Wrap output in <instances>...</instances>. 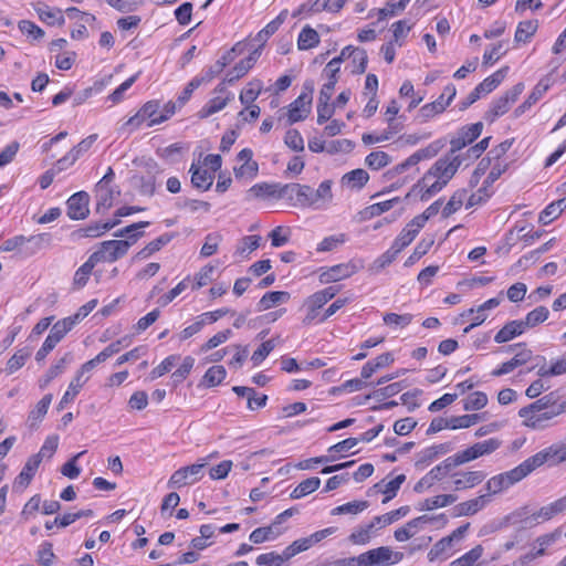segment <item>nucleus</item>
<instances>
[{
    "label": "nucleus",
    "mask_w": 566,
    "mask_h": 566,
    "mask_svg": "<svg viewBox=\"0 0 566 566\" xmlns=\"http://www.w3.org/2000/svg\"><path fill=\"white\" fill-rule=\"evenodd\" d=\"M319 42V35L316 30L305 27L297 40V46L300 50H308L316 46Z\"/></svg>",
    "instance_id": "nucleus-54"
},
{
    "label": "nucleus",
    "mask_w": 566,
    "mask_h": 566,
    "mask_svg": "<svg viewBox=\"0 0 566 566\" xmlns=\"http://www.w3.org/2000/svg\"><path fill=\"white\" fill-rule=\"evenodd\" d=\"M262 82L260 80L250 81L240 92L239 99L242 105L254 104L262 91Z\"/></svg>",
    "instance_id": "nucleus-44"
},
{
    "label": "nucleus",
    "mask_w": 566,
    "mask_h": 566,
    "mask_svg": "<svg viewBox=\"0 0 566 566\" xmlns=\"http://www.w3.org/2000/svg\"><path fill=\"white\" fill-rule=\"evenodd\" d=\"M469 528V524L463 525L454 530L450 535L439 539L428 552V560L433 563L437 560H446L448 554L460 544Z\"/></svg>",
    "instance_id": "nucleus-9"
},
{
    "label": "nucleus",
    "mask_w": 566,
    "mask_h": 566,
    "mask_svg": "<svg viewBox=\"0 0 566 566\" xmlns=\"http://www.w3.org/2000/svg\"><path fill=\"white\" fill-rule=\"evenodd\" d=\"M259 171L258 163L253 160V153L251 149H242L235 159L233 172L235 179L242 182H249L256 177Z\"/></svg>",
    "instance_id": "nucleus-15"
},
{
    "label": "nucleus",
    "mask_w": 566,
    "mask_h": 566,
    "mask_svg": "<svg viewBox=\"0 0 566 566\" xmlns=\"http://www.w3.org/2000/svg\"><path fill=\"white\" fill-rule=\"evenodd\" d=\"M260 53L258 50L251 52L245 59L241 60L231 71L226 75L224 83H233L244 76L249 70L255 64Z\"/></svg>",
    "instance_id": "nucleus-29"
},
{
    "label": "nucleus",
    "mask_w": 566,
    "mask_h": 566,
    "mask_svg": "<svg viewBox=\"0 0 566 566\" xmlns=\"http://www.w3.org/2000/svg\"><path fill=\"white\" fill-rule=\"evenodd\" d=\"M384 323L392 329H401L408 326L412 321L411 314L387 313L384 315Z\"/></svg>",
    "instance_id": "nucleus-62"
},
{
    "label": "nucleus",
    "mask_w": 566,
    "mask_h": 566,
    "mask_svg": "<svg viewBox=\"0 0 566 566\" xmlns=\"http://www.w3.org/2000/svg\"><path fill=\"white\" fill-rule=\"evenodd\" d=\"M429 518L427 516H420L409 521L403 526L397 528L395 531V538L398 542H406L412 538L423 526V524L428 523Z\"/></svg>",
    "instance_id": "nucleus-31"
},
{
    "label": "nucleus",
    "mask_w": 566,
    "mask_h": 566,
    "mask_svg": "<svg viewBox=\"0 0 566 566\" xmlns=\"http://www.w3.org/2000/svg\"><path fill=\"white\" fill-rule=\"evenodd\" d=\"M205 464H191L172 473L169 479L171 488H182L199 481L203 476Z\"/></svg>",
    "instance_id": "nucleus-18"
},
{
    "label": "nucleus",
    "mask_w": 566,
    "mask_h": 566,
    "mask_svg": "<svg viewBox=\"0 0 566 566\" xmlns=\"http://www.w3.org/2000/svg\"><path fill=\"white\" fill-rule=\"evenodd\" d=\"M369 506L367 501L361 500H355L352 502H347L345 504H342L339 506L334 507L331 511L332 516H339V515H358L359 513L367 510Z\"/></svg>",
    "instance_id": "nucleus-41"
},
{
    "label": "nucleus",
    "mask_w": 566,
    "mask_h": 566,
    "mask_svg": "<svg viewBox=\"0 0 566 566\" xmlns=\"http://www.w3.org/2000/svg\"><path fill=\"white\" fill-rule=\"evenodd\" d=\"M191 182L192 185L201 190H208L214 179V176L206 168L197 165L190 167Z\"/></svg>",
    "instance_id": "nucleus-33"
},
{
    "label": "nucleus",
    "mask_w": 566,
    "mask_h": 566,
    "mask_svg": "<svg viewBox=\"0 0 566 566\" xmlns=\"http://www.w3.org/2000/svg\"><path fill=\"white\" fill-rule=\"evenodd\" d=\"M40 464L38 461V458H29L25 462L23 469L19 473V475L15 478L13 482V490L17 492L24 491L29 484L31 483L33 476L35 475Z\"/></svg>",
    "instance_id": "nucleus-28"
},
{
    "label": "nucleus",
    "mask_w": 566,
    "mask_h": 566,
    "mask_svg": "<svg viewBox=\"0 0 566 566\" xmlns=\"http://www.w3.org/2000/svg\"><path fill=\"white\" fill-rule=\"evenodd\" d=\"M524 331L525 327L521 321H512L496 333L494 340L499 344L506 343L524 333Z\"/></svg>",
    "instance_id": "nucleus-37"
},
{
    "label": "nucleus",
    "mask_w": 566,
    "mask_h": 566,
    "mask_svg": "<svg viewBox=\"0 0 566 566\" xmlns=\"http://www.w3.org/2000/svg\"><path fill=\"white\" fill-rule=\"evenodd\" d=\"M483 548L478 545L460 558L451 562L448 566H474L482 557Z\"/></svg>",
    "instance_id": "nucleus-64"
},
{
    "label": "nucleus",
    "mask_w": 566,
    "mask_h": 566,
    "mask_svg": "<svg viewBox=\"0 0 566 566\" xmlns=\"http://www.w3.org/2000/svg\"><path fill=\"white\" fill-rule=\"evenodd\" d=\"M18 28L22 34L32 41H39L45 35V32L40 27L29 20H21L18 23Z\"/></svg>",
    "instance_id": "nucleus-63"
},
{
    "label": "nucleus",
    "mask_w": 566,
    "mask_h": 566,
    "mask_svg": "<svg viewBox=\"0 0 566 566\" xmlns=\"http://www.w3.org/2000/svg\"><path fill=\"white\" fill-rule=\"evenodd\" d=\"M391 161V156L386 151L374 150L365 157L364 164L370 170L377 171L387 167Z\"/></svg>",
    "instance_id": "nucleus-40"
},
{
    "label": "nucleus",
    "mask_w": 566,
    "mask_h": 566,
    "mask_svg": "<svg viewBox=\"0 0 566 566\" xmlns=\"http://www.w3.org/2000/svg\"><path fill=\"white\" fill-rule=\"evenodd\" d=\"M458 497L454 494H440L429 499H426L422 503L424 510H434L447 507L453 504Z\"/></svg>",
    "instance_id": "nucleus-58"
},
{
    "label": "nucleus",
    "mask_w": 566,
    "mask_h": 566,
    "mask_svg": "<svg viewBox=\"0 0 566 566\" xmlns=\"http://www.w3.org/2000/svg\"><path fill=\"white\" fill-rule=\"evenodd\" d=\"M559 534L558 532L545 534L541 537H538L532 545V548L530 552H533L536 558L545 555L546 549L548 546L554 544L556 539L558 538Z\"/></svg>",
    "instance_id": "nucleus-56"
},
{
    "label": "nucleus",
    "mask_w": 566,
    "mask_h": 566,
    "mask_svg": "<svg viewBox=\"0 0 566 566\" xmlns=\"http://www.w3.org/2000/svg\"><path fill=\"white\" fill-rule=\"evenodd\" d=\"M440 201L430 205L422 213L416 216L407 226L401 230L399 235L395 239L391 247L400 253L407 248L418 235L420 230L426 226L429 219L437 216L440 211Z\"/></svg>",
    "instance_id": "nucleus-4"
},
{
    "label": "nucleus",
    "mask_w": 566,
    "mask_h": 566,
    "mask_svg": "<svg viewBox=\"0 0 566 566\" xmlns=\"http://www.w3.org/2000/svg\"><path fill=\"white\" fill-rule=\"evenodd\" d=\"M71 360V355L66 354L62 357L55 365L51 366L48 371L39 379L40 388H45L49 384L55 379L57 376L63 374L66 368V365Z\"/></svg>",
    "instance_id": "nucleus-42"
},
{
    "label": "nucleus",
    "mask_w": 566,
    "mask_h": 566,
    "mask_svg": "<svg viewBox=\"0 0 566 566\" xmlns=\"http://www.w3.org/2000/svg\"><path fill=\"white\" fill-rule=\"evenodd\" d=\"M233 99V93L222 82L214 88L211 98L197 113V117L200 119L209 118L223 111Z\"/></svg>",
    "instance_id": "nucleus-11"
},
{
    "label": "nucleus",
    "mask_w": 566,
    "mask_h": 566,
    "mask_svg": "<svg viewBox=\"0 0 566 566\" xmlns=\"http://www.w3.org/2000/svg\"><path fill=\"white\" fill-rule=\"evenodd\" d=\"M475 459H478L476 450H474L473 446H471L470 448H467L465 450H462V451L455 453L454 455L448 458L444 461V467L447 469H449V468H453V467H458V465L468 463Z\"/></svg>",
    "instance_id": "nucleus-51"
},
{
    "label": "nucleus",
    "mask_w": 566,
    "mask_h": 566,
    "mask_svg": "<svg viewBox=\"0 0 566 566\" xmlns=\"http://www.w3.org/2000/svg\"><path fill=\"white\" fill-rule=\"evenodd\" d=\"M336 295V290L334 287H326L324 290L317 291L306 297L303 302V310L305 311V315L303 318V324L305 326L311 325L314 321L319 317V311L323 306L329 302Z\"/></svg>",
    "instance_id": "nucleus-10"
},
{
    "label": "nucleus",
    "mask_w": 566,
    "mask_h": 566,
    "mask_svg": "<svg viewBox=\"0 0 566 566\" xmlns=\"http://www.w3.org/2000/svg\"><path fill=\"white\" fill-rule=\"evenodd\" d=\"M291 294L286 291L268 292L260 298L256 307L259 312H265L289 302Z\"/></svg>",
    "instance_id": "nucleus-30"
},
{
    "label": "nucleus",
    "mask_w": 566,
    "mask_h": 566,
    "mask_svg": "<svg viewBox=\"0 0 566 566\" xmlns=\"http://www.w3.org/2000/svg\"><path fill=\"white\" fill-rule=\"evenodd\" d=\"M537 28H538V22L536 20H527V21L520 22L516 28V31H515V36H514L515 43L525 44V43L530 42L531 39L536 33Z\"/></svg>",
    "instance_id": "nucleus-38"
},
{
    "label": "nucleus",
    "mask_w": 566,
    "mask_h": 566,
    "mask_svg": "<svg viewBox=\"0 0 566 566\" xmlns=\"http://www.w3.org/2000/svg\"><path fill=\"white\" fill-rule=\"evenodd\" d=\"M566 209V197L549 203L538 216V222L546 226L557 219Z\"/></svg>",
    "instance_id": "nucleus-34"
},
{
    "label": "nucleus",
    "mask_w": 566,
    "mask_h": 566,
    "mask_svg": "<svg viewBox=\"0 0 566 566\" xmlns=\"http://www.w3.org/2000/svg\"><path fill=\"white\" fill-rule=\"evenodd\" d=\"M346 0H315L311 4L303 6L302 10H306L311 13H317L324 10L337 12L339 11Z\"/></svg>",
    "instance_id": "nucleus-43"
},
{
    "label": "nucleus",
    "mask_w": 566,
    "mask_h": 566,
    "mask_svg": "<svg viewBox=\"0 0 566 566\" xmlns=\"http://www.w3.org/2000/svg\"><path fill=\"white\" fill-rule=\"evenodd\" d=\"M447 109L443 96H439L434 102L423 105L418 112V118L421 122H427Z\"/></svg>",
    "instance_id": "nucleus-39"
},
{
    "label": "nucleus",
    "mask_w": 566,
    "mask_h": 566,
    "mask_svg": "<svg viewBox=\"0 0 566 566\" xmlns=\"http://www.w3.org/2000/svg\"><path fill=\"white\" fill-rule=\"evenodd\" d=\"M33 9L41 22L48 25L62 27L65 22L63 11L59 8H51L45 3L38 2Z\"/></svg>",
    "instance_id": "nucleus-23"
},
{
    "label": "nucleus",
    "mask_w": 566,
    "mask_h": 566,
    "mask_svg": "<svg viewBox=\"0 0 566 566\" xmlns=\"http://www.w3.org/2000/svg\"><path fill=\"white\" fill-rule=\"evenodd\" d=\"M409 512L408 507H400L389 513L375 516L366 524L357 526L349 535L348 539L354 545L368 544L377 534V532L399 518L406 516Z\"/></svg>",
    "instance_id": "nucleus-3"
},
{
    "label": "nucleus",
    "mask_w": 566,
    "mask_h": 566,
    "mask_svg": "<svg viewBox=\"0 0 566 566\" xmlns=\"http://www.w3.org/2000/svg\"><path fill=\"white\" fill-rule=\"evenodd\" d=\"M227 377V370L221 365L209 367L200 379L199 386L203 388H213L223 382Z\"/></svg>",
    "instance_id": "nucleus-32"
},
{
    "label": "nucleus",
    "mask_w": 566,
    "mask_h": 566,
    "mask_svg": "<svg viewBox=\"0 0 566 566\" xmlns=\"http://www.w3.org/2000/svg\"><path fill=\"white\" fill-rule=\"evenodd\" d=\"M355 273V266L352 264H337L319 272V282L323 284L337 282Z\"/></svg>",
    "instance_id": "nucleus-27"
},
{
    "label": "nucleus",
    "mask_w": 566,
    "mask_h": 566,
    "mask_svg": "<svg viewBox=\"0 0 566 566\" xmlns=\"http://www.w3.org/2000/svg\"><path fill=\"white\" fill-rule=\"evenodd\" d=\"M148 222H139L127 227L120 231V235L125 237L124 240H111L105 241L101 244V248L92 254L93 260L98 262H114L117 259L124 256L129 247L136 242L140 234H137L138 229L145 228Z\"/></svg>",
    "instance_id": "nucleus-2"
},
{
    "label": "nucleus",
    "mask_w": 566,
    "mask_h": 566,
    "mask_svg": "<svg viewBox=\"0 0 566 566\" xmlns=\"http://www.w3.org/2000/svg\"><path fill=\"white\" fill-rule=\"evenodd\" d=\"M297 201L302 206L323 207L333 200L332 181H323L317 189L305 185H295L293 187Z\"/></svg>",
    "instance_id": "nucleus-6"
},
{
    "label": "nucleus",
    "mask_w": 566,
    "mask_h": 566,
    "mask_svg": "<svg viewBox=\"0 0 566 566\" xmlns=\"http://www.w3.org/2000/svg\"><path fill=\"white\" fill-rule=\"evenodd\" d=\"M505 166L502 165L499 160L494 163L491 167V159L483 158L479 163L478 167L473 171V175L470 180V185L472 187L476 186L480 182L482 176L486 175L483 184L491 187L495 180L500 178V176L505 171Z\"/></svg>",
    "instance_id": "nucleus-16"
},
{
    "label": "nucleus",
    "mask_w": 566,
    "mask_h": 566,
    "mask_svg": "<svg viewBox=\"0 0 566 566\" xmlns=\"http://www.w3.org/2000/svg\"><path fill=\"white\" fill-rule=\"evenodd\" d=\"M482 132V125L481 124H473L471 125L465 132H463V138H457L452 140V150L453 154L465 146L467 143H472L475 138L480 136Z\"/></svg>",
    "instance_id": "nucleus-53"
},
{
    "label": "nucleus",
    "mask_w": 566,
    "mask_h": 566,
    "mask_svg": "<svg viewBox=\"0 0 566 566\" xmlns=\"http://www.w3.org/2000/svg\"><path fill=\"white\" fill-rule=\"evenodd\" d=\"M481 417L475 413L453 416L449 418V423H447L446 426H449V429L451 430L465 429L478 423Z\"/></svg>",
    "instance_id": "nucleus-57"
},
{
    "label": "nucleus",
    "mask_w": 566,
    "mask_h": 566,
    "mask_svg": "<svg viewBox=\"0 0 566 566\" xmlns=\"http://www.w3.org/2000/svg\"><path fill=\"white\" fill-rule=\"evenodd\" d=\"M566 462V443L556 442L536 454L526 459L523 463L527 469L528 473L533 472L535 469L548 464V465H558L560 463Z\"/></svg>",
    "instance_id": "nucleus-8"
},
{
    "label": "nucleus",
    "mask_w": 566,
    "mask_h": 566,
    "mask_svg": "<svg viewBox=\"0 0 566 566\" xmlns=\"http://www.w3.org/2000/svg\"><path fill=\"white\" fill-rule=\"evenodd\" d=\"M398 254L399 253L395 251L392 247H390L386 252H384L376 260H374V262L369 266V270L373 273L381 272L396 260Z\"/></svg>",
    "instance_id": "nucleus-59"
},
{
    "label": "nucleus",
    "mask_w": 566,
    "mask_h": 566,
    "mask_svg": "<svg viewBox=\"0 0 566 566\" xmlns=\"http://www.w3.org/2000/svg\"><path fill=\"white\" fill-rule=\"evenodd\" d=\"M113 171L109 170L96 185V210L99 213H105L111 209L119 196V191L112 185Z\"/></svg>",
    "instance_id": "nucleus-13"
},
{
    "label": "nucleus",
    "mask_w": 566,
    "mask_h": 566,
    "mask_svg": "<svg viewBox=\"0 0 566 566\" xmlns=\"http://www.w3.org/2000/svg\"><path fill=\"white\" fill-rule=\"evenodd\" d=\"M247 42H238L229 50L219 61H217V71H222L227 65L232 63L238 56L249 51Z\"/></svg>",
    "instance_id": "nucleus-48"
},
{
    "label": "nucleus",
    "mask_w": 566,
    "mask_h": 566,
    "mask_svg": "<svg viewBox=\"0 0 566 566\" xmlns=\"http://www.w3.org/2000/svg\"><path fill=\"white\" fill-rule=\"evenodd\" d=\"M365 566H391L400 563L403 554L388 546H380L363 553Z\"/></svg>",
    "instance_id": "nucleus-14"
},
{
    "label": "nucleus",
    "mask_w": 566,
    "mask_h": 566,
    "mask_svg": "<svg viewBox=\"0 0 566 566\" xmlns=\"http://www.w3.org/2000/svg\"><path fill=\"white\" fill-rule=\"evenodd\" d=\"M549 316V311L545 306H538L531 311L525 319L521 321L526 328H532L537 326L538 324L544 323Z\"/></svg>",
    "instance_id": "nucleus-55"
},
{
    "label": "nucleus",
    "mask_w": 566,
    "mask_h": 566,
    "mask_svg": "<svg viewBox=\"0 0 566 566\" xmlns=\"http://www.w3.org/2000/svg\"><path fill=\"white\" fill-rule=\"evenodd\" d=\"M461 161L459 156L451 151L438 159L407 192L406 199L417 197L421 201L429 200L440 192L455 175Z\"/></svg>",
    "instance_id": "nucleus-1"
},
{
    "label": "nucleus",
    "mask_w": 566,
    "mask_h": 566,
    "mask_svg": "<svg viewBox=\"0 0 566 566\" xmlns=\"http://www.w3.org/2000/svg\"><path fill=\"white\" fill-rule=\"evenodd\" d=\"M313 87L305 86L298 97L289 106L279 112V119L286 118L287 124H294L304 120L312 111Z\"/></svg>",
    "instance_id": "nucleus-7"
},
{
    "label": "nucleus",
    "mask_w": 566,
    "mask_h": 566,
    "mask_svg": "<svg viewBox=\"0 0 566 566\" xmlns=\"http://www.w3.org/2000/svg\"><path fill=\"white\" fill-rule=\"evenodd\" d=\"M283 552L282 554L270 552L259 555L255 563L259 566H290Z\"/></svg>",
    "instance_id": "nucleus-60"
},
{
    "label": "nucleus",
    "mask_w": 566,
    "mask_h": 566,
    "mask_svg": "<svg viewBox=\"0 0 566 566\" xmlns=\"http://www.w3.org/2000/svg\"><path fill=\"white\" fill-rule=\"evenodd\" d=\"M217 272V265L209 263L202 266L193 276V290H199L209 283H211L214 279V274Z\"/></svg>",
    "instance_id": "nucleus-45"
},
{
    "label": "nucleus",
    "mask_w": 566,
    "mask_h": 566,
    "mask_svg": "<svg viewBox=\"0 0 566 566\" xmlns=\"http://www.w3.org/2000/svg\"><path fill=\"white\" fill-rule=\"evenodd\" d=\"M93 368H91V365L87 363H84L80 369L75 373L73 378L71 379L66 391L61 398L60 407L63 408L65 405H69L72 402L75 397L81 392L82 388L85 386V384L90 379V374L92 373Z\"/></svg>",
    "instance_id": "nucleus-17"
},
{
    "label": "nucleus",
    "mask_w": 566,
    "mask_h": 566,
    "mask_svg": "<svg viewBox=\"0 0 566 566\" xmlns=\"http://www.w3.org/2000/svg\"><path fill=\"white\" fill-rule=\"evenodd\" d=\"M439 148L436 145H430L427 148H422L410 155L408 158H406L400 164L396 165L391 172L394 175H401L406 172L411 167L417 166L420 161L424 159H429L438 154Z\"/></svg>",
    "instance_id": "nucleus-21"
},
{
    "label": "nucleus",
    "mask_w": 566,
    "mask_h": 566,
    "mask_svg": "<svg viewBox=\"0 0 566 566\" xmlns=\"http://www.w3.org/2000/svg\"><path fill=\"white\" fill-rule=\"evenodd\" d=\"M507 72V67L501 69L496 71L491 76L486 77L481 84L476 86L478 93L489 94L493 90H495L502 81L505 78Z\"/></svg>",
    "instance_id": "nucleus-47"
},
{
    "label": "nucleus",
    "mask_w": 566,
    "mask_h": 566,
    "mask_svg": "<svg viewBox=\"0 0 566 566\" xmlns=\"http://www.w3.org/2000/svg\"><path fill=\"white\" fill-rule=\"evenodd\" d=\"M321 485L318 478H308L302 481L291 493V497L294 500L302 499L308 494L315 492Z\"/></svg>",
    "instance_id": "nucleus-50"
},
{
    "label": "nucleus",
    "mask_w": 566,
    "mask_h": 566,
    "mask_svg": "<svg viewBox=\"0 0 566 566\" xmlns=\"http://www.w3.org/2000/svg\"><path fill=\"white\" fill-rule=\"evenodd\" d=\"M528 474L530 473L525 468L524 463H521L518 467L514 468L511 471L489 479L485 483V491L486 493H490V496L492 494H497L509 489L511 485L517 483Z\"/></svg>",
    "instance_id": "nucleus-12"
},
{
    "label": "nucleus",
    "mask_w": 566,
    "mask_h": 566,
    "mask_svg": "<svg viewBox=\"0 0 566 566\" xmlns=\"http://www.w3.org/2000/svg\"><path fill=\"white\" fill-rule=\"evenodd\" d=\"M566 373V358H558L549 364H544L538 368L537 374L541 377L559 376Z\"/></svg>",
    "instance_id": "nucleus-61"
},
{
    "label": "nucleus",
    "mask_w": 566,
    "mask_h": 566,
    "mask_svg": "<svg viewBox=\"0 0 566 566\" xmlns=\"http://www.w3.org/2000/svg\"><path fill=\"white\" fill-rule=\"evenodd\" d=\"M67 214L71 219L81 220L88 214V195L77 192L67 200Z\"/></svg>",
    "instance_id": "nucleus-25"
},
{
    "label": "nucleus",
    "mask_w": 566,
    "mask_h": 566,
    "mask_svg": "<svg viewBox=\"0 0 566 566\" xmlns=\"http://www.w3.org/2000/svg\"><path fill=\"white\" fill-rule=\"evenodd\" d=\"M159 115V102L149 101L143 105V107L127 120L129 126H139L145 120H149L148 126H154L153 119Z\"/></svg>",
    "instance_id": "nucleus-26"
},
{
    "label": "nucleus",
    "mask_w": 566,
    "mask_h": 566,
    "mask_svg": "<svg viewBox=\"0 0 566 566\" xmlns=\"http://www.w3.org/2000/svg\"><path fill=\"white\" fill-rule=\"evenodd\" d=\"M491 502L490 493H483L476 497L461 502L453 509V514L457 517L473 516L480 511L484 510Z\"/></svg>",
    "instance_id": "nucleus-20"
},
{
    "label": "nucleus",
    "mask_w": 566,
    "mask_h": 566,
    "mask_svg": "<svg viewBox=\"0 0 566 566\" xmlns=\"http://www.w3.org/2000/svg\"><path fill=\"white\" fill-rule=\"evenodd\" d=\"M232 335L231 329H224L221 332H218L210 338H208L200 347L198 353L199 354H208L212 349L219 347L220 345L224 344Z\"/></svg>",
    "instance_id": "nucleus-49"
},
{
    "label": "nucleus",
    "mask_w": 566,
    "mask_h": 566,
    "mask_svg": "<svg viewBox=\"0 0 566 566\" xmlns=\"http://www.w3.org/2000/svg\"><path fill=\"white\" fill-rule=\"evenodd\" d=\"M501 303L500 297L490 298L483 304L475 308H470L462 314V317L470 322V326L465 328L468 332L470 328L482 324L489 316V312L497 307Z\"/></svg>",
    "instance_id": "nucleus-19"
},
{
    "label": "nucleus",
    "mask_w": 566,
    "mask_h": 566,
    "mask_svg": "<svg viewBox=\"0 0 566 566\" xmlns=\"http://www.w3.org/2000/svg\"><path fill=\"white\" fill-rule=\"evenodd\" d=\"M566 511V495L560 499L543 506L537 516L543 520H551L552 517Z\"/></svg>",
    "instance_id": "nucleus-52"
},
{
    "label": "nucleus",
    "mask_w": 566,
    "mask_h": 566,
    "mask_svg": "<svg viewBox=\"0 0 566 566\" xmlns=\"http://www.w3.org/2000/svg\"><path fill=\"white\" fill-rule=\"evenodd\" d=\"M370 180L369 174L363 168L353 169L344 174L339 179V186L347 191H359Z\"/></svg>",
    "instance_id": "nucleus-22"
},
{
    "label": "nucleus",
    "mask_w": 566,
    "mask_h": 566,
    "mask_svg": "<svg viewBox=\"0 0 566 566\" xmlns=\"http://www.w3.org/2000/svg\"><path fill=\"white\" fill-rule=\"evenodd\" d=\"M485 479L482 471H463L452 475V483L457 491L472 489Z\"/></svg>",
    "instance_id": "nucleus-24"
},
{
    "label": "nucleus",
    "mask_w": 566,
    "mask_h": 566,
    "mask_svg": "<svg viewBox=\"0 0 566 566\" xmlns=\"http://www.w3.org/2000/svg\"><path fill=\"white\" fill-rule=\"evenodd\" d=\"M543 406L544 402H533L522 408L518 416L522 418L523 426L534 430H543L551 419L566 412V402L559 403L556 409L549 411H543Z\"/></svg>",
    "instance_id": "nucleus-5"
},
{
    "label": "nucleus",
    "mask_w": 566,
    "mask_h": 566,
    "mask_svg": "<svg viewBox=\"0 0 566 566\" xmlns=\"http://www.w3.org/2000/svg\"><path fill=\"white\" fill-rule=\"evenodd\" d=\"M442 479L441 467L438 465L431 469L426 475H423L415 485L413 490L417 493H422L432 488L438 481Z\"/></svg>",
    "instance_id": "nucleus-46"
},
{
    "label": "nucleus",
    "mask_w": 566,
    "mask_h": 566,
    "mask_svg": "<svg viewBox=\"0 0 566 566\" xmlns=\"http://www.w3.org/2000/svg\"><path fill=\"white\" fill-rule=\"evenodd\" d=\"M281 533L282 530L280 528V522L274 521L270 526L254 530L250 535V539L255 544H260L270 539H274Z\"/></svg>",
    "instance_id": "nucleus-35"
},
{
    "label": "nucleus",
    "mask_w": 566,
    "mask_h": 566,
    "mask_svg": "<svg viewBox=\"0 0 566 566\" xmlns=\"http://www.w3.org/2000/svg\"><path fill=\"white\" fill-rule=\"evenodd\" d=\"M52 398L53 397L51 394L45 395L31 410L28 417V422L31 428H36L39 423L42 421V419L44 418L49 410Z\"/></svg>",
    "instance_id": "nucleus-36"
}]
</instances>
